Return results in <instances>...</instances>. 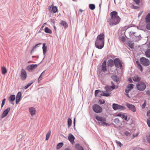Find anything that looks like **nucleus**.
Here are the masks:
<instances>
[{"label": "nucleus", "mask_w": 150, "mask_h": 150, "mask_svg": "<svg viewBox=\"0 0 150 150\" xmlns=\"http://www.w3.org/2000/svg\"><path fill=\"white\" fill-rule=\"evenodd\" d=\"M111 86V87L112 88V90H114L116 88V86L115 85L113 84V85H112L111 86Z\"/></svg>", "instance_id": "nucleus-62"}, {"label": "nucleus", "mask_w": 150, "mask_h": 150, "mask_svg": "<svg viewBox=\"0 0 150 150\" xmlns=\"http://www.w3.org/2000/svg\"><path fill=\"white\" fill-rule=\"evenodd\" d=\"M104 88L106 90V91L107 92L111 91L113 90L111 86L108 85H106L105 86Z\"/></svg>", "instance_id": "nucleus-30"}, {"label": "nucleus", "mask_w": 150, "mask_h": 150, "mask_svg": "<svg viewBox=\"0 0 150 150\" xmlns=\"http://www.w3.org/2000/svg\"><path fill=\"white\" fill-rule=\"evenodd\" d=\"M61 25L63 26L64 28H67L68 26V25L67 23L65 21L62 20L60 23Z\"/></svg>", "instance_id": "nucleus-24"}, {"label": "nucleus", "mask_w": 150, "mask_h": 150, "mask_svg": "<svg viewBox=\"0 0 150 150\" xmlns=\"http://www.w3.org/2000/svg\"><path fill=\"white\" fill-rule=\"evenodd\" d=\"M113 122L116 124H118L119 122V120L118 118H116L114 120Z\"/></svg>", "instance_id": "nucleus-50"}, {"label": "nucleus", "mask_w": 150, "mask_h": 150, "mask_svg": "<svg viewBox=\"0 0 150 150\" xmlns=\"http://www.w3.org/2000/svg\"><path fill=\"white\" fill-rule=\"evenodd\" d=\"M50 134H51V131L49 130L48 131V133L46 134V138H45L46 140H47L49 139V137L50 135Z\"/></svg>", "instance_id": "nucleus-41"}, {"label": "nucleus", "mask_w": 150, "mask_h": 150, "mask_svg": "<svg viewBox=\"0 0 150 150\" xmlns=\"http://www.w3.org/2000/svg\"><path fill=\"white\" fill-rule=\"evenodd\" d=\"M105 35L103 33H101L97 37L96 40L101 41H104Z\"/></svg>", "instance_id": "nucleus-19"}, {"label": "nucleus", "mask_w": 150, "mask_h": 150, "mask_svg": "<svg viewBox=\"0 0 150 150\" xmlns=\"http://www.w3.org/2000/svg\"><path fill=\"white\" fill-rule=\"evenodd\" d=\"M10 109L11 108L10 107H8L6 109H5L1 114V118H3L7 116L8 112L10 110Z\"/></svg>", "instance_id": "nucleus-15"}, {"label": "nucleus", "mask_w": 150, "mask_h": 150, "mask_svg": "<svg viewBox=\"0 0 150 150\" xmlns=\"http://www.w3.org/2000/svg\"><path fill=\"white\" fill-rule=\"evenodd\" d=\"M22 93L21 91L18 92L16 95V104H18L21 99Z\"/></svg>", "instance_id": "nucleus-13"}, {"label": "nucleus", "mask_w": 150, "mask_h": 150, "mask_svg": "<svg viewBox=\"0 0 150 150\" xmlns=\"http://www.w3.org/2000/svg\"><path fill=\"white\" fill-rule=\"evenodd\" d=\"M134 87V85L133 84H129L126 86L127 88L125 89V91L126 93H129V92L133 89Z\"/></svg>", "instance_id": "nucleus-14"}, {"label": "nucleus", "mask_w": 150, "mask_h": 150, "mask_svg": "<svg viewBox=\"0 0 150 150\" xmlns=\"http://www.w3.org/2000/svg\"><path fill=\"white\" fill-rule=\"evenodd\" d=\"M134 37H133L132 38V39L134 41V39H136V38L138 39L139 38V37H138V35H134Z\"/></svg>", "instance_id": "nucleus-55"}, {"label": "nucleus", "mask_w": 150, "mask_h": 150, "mask_svg": "<svg viewBox=\"0 0 150 150\" xmlns=\"http://www.w3.org/2000/svg\"><path fill=\"white\" fill-rule=\"evenodd\" d=\"M96 119L98 121L100 122H105L106 120V118L105 117L100 116H96Z\"/></svg>", "instance_id": "nucleus-17"}, {"label": "nucleus", "mask_w": 150, "mask_h": 150, "mask_svg": "<svg viewBox=\"0 0 150 150\" xmlns=\"http://www.w3.org/2000/svg\"><path fill=\"white\" fill-rule=\"evenodd\" d=\"M146 100L144 101V103L142 104V108L144 109L145 108L146 105Z\"/></svg>", "instance_id": "nucleus-52"}, {"label": "nucleus", "mask_w": 150, "mask_h": 150, "mask_svg": "<svg viewBox=\"0 0 150 150\" xmlns=\"http://www.w3.org/2000/svg\"><path fill=\"white\" fill-rule=\"evenodd\" d=\"M107 65L108 67H112L115 65V59L113 60L112 59H110L107 62Z\"/></svg>", "instance_id": "nucleus-20"}, {"label": "nucleus", "mask_w": 150, "mask_h": 150, "mask_svg": "<svg viewBox=\"0 0 150 150\" xmlns=\"http://www.w3.org/2000/svg\"><path fill=\"white\" fill-rule=\"evenodd\" d=\"M16 96L14 95H11L8 98V100L10 102H12L14 101Z\"/></svg>", "instance_id": "nucleus-27"}, {"label": "nucleus", "mask_w": 150, "mask_h": 150, "mask_svg": "<svg viewBox=\"0 0 150 150\" xmlns=\"http://www.w3.org/2000/svg\"><path fill=\"white\" fill-rule=\"evenodd\" d=\"M125 134L127 136H129L131 135V134L128 132L126 131L125 132Z\"/></svg>", "instance_id": "nucleus-48"}, {"label": "nucleus", "mask_w": 150, "mask_h": 150, "mask_svg": "<svg viewBox=\"0 0 150 150\" xmlns=\"http://www.w3.org/2000/svg\"><path fill=\"white\" fill-rule=\"evenodd\" d=\"M72 122V121L71 119L69 118L67 120V125L68 128H69L71 126Z\"/></svg>", "instance_id": "nucleus-35"}, {"label": "nucleus", "mask_w": 150, "mask_h": 150, "mask_svg": "<svg viewBox=\"0 0 150 150\" xmlns=\"http://www.w3.org/2000/svg\"><path fill=\"white\" fill-rule=\"evenodd\" d=\"M126 105L130 110L133 112H134L136 111V107L134 105L127 103Z\"/></svg>", "instance_id": "nucleus-12"}, {"label": "nucleus", "mask_w": 150, "mask_h": 150, "mask_svg": "<svg viewBox=\"0 0 150 150\" xmlns=\"http://www.w3.org/2000/svg\"><path fill=\"white\" fill-rule=\"evenodd\" d=\"M63 144V143L62 142H60L58 143L57 146V149H59L62 146Z\"/></svg>", "instance_id": "nucleus-40"}, {"label": "nucleus", "mask_w": 150, "mask_h": 150, "mask_svg": "<svg viewBox=\"0 0 150 150\" xmlns=\"http://www.w3.org/2000/svg\"><path fill=\"white\" fill-rule=\"evenodd\" d=\"M89 8L91 10H94L95 8V5L93 4H90L89 5Z\"/></svg>", "instance_id": "nucleus-36"}, {"label": "nucleus", "mask_w": 150, "mask_h": 150, "mask_svg": "<svg viewBox=\"0 0 150 150\" xmlns=\"http://www.w3.org/2000/svg\"><path fill=\"white\" fill-rule=\"evenodd\" d=\"M132 79L134 82H139L140 81L141 78L140 77H139L137 75H136L132 78Z\"/></svg>", "instance_id": "nucleus-25"}, {"label": "nucleus", "mask_w": 150, "mask_h": 150, "mask_svg": "<svg viewBox=\"0 0 150 150\" xmlns=\"http://www.w3.org/2000/svg\"><path fill=\"white\" fill-rule=\"evenodd\" d=\"M138 35V37H139V38L138 39L136 38V39H134V41L135 42H138L139 40H141V39L142 38V37L141 36V35L139 34Z\"/></svg>", "instance_id": "nucleus-43"}, {"label": "nucleus", "mask_w": 150, "mask_h": 150, "mask_svg": "<svg viewBox=\"0 0 150 150\" xmlns=\"http://www.w3.org/2000/svg\"><path fill=\"white\" fill-rule=\"evenodd\" d=\"M128 28H126V26H125L122 28L121 30L122 31H124L126 30Z\"/></svg>", "instance_id": "nucleus-60"}, {"label": "nucleus", "mask_w": 150, "mask_h": 150, "mask_svg": "<svg viewBox=\"0 0 150 150\" xmlns=\"http://www.w3.org/2000/svg\"><path fill=\"white\" fill-rule=\"evenodd\" d=\"M42 49L43 50V54L44 55V57L43 59V60L45 57V55L47 52V46H46V43H44L43 44V46L42 47Z\"/></svg>", "instance_id": "nucleus-22"}, {"label": "nucleus", "mask_w": 150, "mask_h": 150, "mask_svg": "<svg viewBox=\"0 0 150 150\" xmlns=\"http://www.w3.org/2000/svg\"><path fill=\"white\" fill-rule=\"evenodd\" d=\"M112 108L115 110H123L125 109L124 106L118 104L114 103L112 105Z\"/></svg>", "instance_id": "nucleus-5"}, {"label": "nucleus", "mask_w": 150, "mask_h": 150, "mask_svg": "<svg viewBox=\"0 0 150 150\" xmlns=\"http://www.w3.org/2000/svg\"><path fill=\"white\" fill-rule=\"evenodd\" d=\"M68 138V140L72 144H73L74 142V140L75 139V137L72 134L70 133L69 134Z\"/></svg>", "instance_id": "nucleus-18"}, {"label": "nucleus", "mask_w": 150, "mask_h": 150, "mask_svg": "<svg viewBox=\"0 0 150 150\" xmlns=\"http://www.w3.org/2000/svg\"><path fill=\"white\" fill-rule=\"evenodd\" d=\"M118 12L115 11H113L110 13V15L111 17L108 19H114V18H116L117 19L120 17L118 16Z\"/></svg>", "instance_id": "nucleus-9"}, {"label": "nucleus", "mask_w": 150, "mask_h": 150, "mask_svg": "<svg viewBox=\"0 0 150 150\" xmlns=\"http://www.w3.org/2000/svg\"><path fill=\"white\" fill-rule=\"evenodd\" d=\"M103 91H101L100 90H96L95 91V97L97 96V95L98 94H101V93H103Z\"/></svg>", "instance_id": "nucleus-38"}, {"label": "nucleus", "mask_w": 150, "mask_h": 150, "mask_svg": "<svg viewBox=\"0 0 150 150\" xmlns=\"http://www.w3.org/2000/svg\"><path fill=\"white\" fill-rule=\"evenodd\" d=\"M29 111L32 116H33L35 114V109L33 107H30L29 108Z\"/></svg>", "instance_id": "nucleus-23"}, {"label": "nucleus", "mask_w": 150, "mask_h": 150, "mask_svg": "<svg viewBox=\"0 0 150 150\" xmlns=\"http://www.w3.org/2000/svg\"><path fill=\"white\" fill-rule=\"evenodd\" d=\"M147 115L149 117L148 119L150 120V110L147 112Z\"/></svg>", "instance_id": "nucleus-56"}, {"label": "nucleus", "mask_w": 150, "mask_h": 150, "mask_svg": "<svg viewBox=\"0 0 150 150\" xmlns=\"http://www.w3.org/2000/svg\"><path fill=\"white\" fill-rule=\"evenodd\" d=\"M122 118L127 121H128L129 120V118L128 119L127 116V115H125L124 114H123L122 116Z\"/></svg>", "instance_id": "nucleus-39"}, {"label": "nucleus", "mask_w": 150, "mask_h": 150, "mask_svg": "<svg viewBox=\"0 0 150 150\" xmlns=\"http://www.w3.org/2000/svg\"><path fill=\"white\" fill-rule=\"evenodd\" d=\"M116 18L114 19H107V22H108L109 24L111 26L115 25L119 23L121 20V18L120 17L117 19Z\"/></svg>", "instance_id": "nucleus-1"}, {"label": "nucleus", "mask_w": 150, "mask_h": 150, "mask_svg": "<svg viewBox=\"0 0 150 150\" xmlns=\"http://www.w3.org/2000/svg\"><path fill=\"white\" fill-rule=\"evenodd\" d=\"M115 65L116 68H120L121 69L122 67V61L119 58H117L115 59Z\"/></svg>", "instance_id": "nucleus-6"}, {"label": "nucleus", "mask_w": 150, "mask_h": 150, "mask_svg": "<svg viewBox=\"0 0 150 150\" xmlns=\"http://www.w3.org/2000/svg\"><path fill=\"white\" fill-rule=\"evenodd\" d=\"M131 7L133 9H135L136 10H138V9L140 8L138 6H135L133 4H132L131 6Z\"/></svg>", "instance_id": "nucleus-47"}, {"label": "nucleus", "mask_w": 150, "mask_h": 150, "mask_svg": "<svg viewBox=\"0 0 150 150\" xmlns=\"http://www.w3.org/2000/svg\"><path fill=\"white\" fill-rule=\"evenodd\" d=\"M139 61L141 63L145 66L147 67L149 65V60L145 57H141L139 59Z\"/></svg>", "instance_id": "nucleus-7"}, {"label": "nucleus", "mask_w": 150, "mask_h": 150, "mask_svg": "<svg viewBox=\"0 0 150 150\" xmlns=\"http://www.w3.org/2000/svg\"><path fill=\"white\" fill-rule=\"evenodd\" d=\"M146 137L148 142L150 144V134L147 135Z\"/></svg>", "instance_id": "nucleus-49"}, {"label": "nucleus", "mask_w": 150, "mask_h": 150, "mask_svg": "<svg viewBox=\"0 0 150 150\" xmlns=\"http://www.w3.org/2000/svg\"><path fill=\"white\" fill-rule=\"evenodd\" d=\"M136 63L138 67H139V65L140 66V65H141V64H140L139 62L138 61H136Z\"/></svg>", "instance_id": "nucleus-63"}, {"label": "nucleus", "mask_w": 150, "mask_h": 150, "mask_svg": "<svg viewBox=\"0 0 150 150\" xmlns=\"http://www.w3.org/2000/svg\"><path fill=\"white\" fill-rule=\"evenodd\" d=\"M121 40L123 42H125L126 40V38L124 36H122L121 38Z\"/></svg>", "instance_id": "nucleus-58"}, {"label": "nucleus", "mask_w": 150, "mask_h": 150, "mask_svg": "<svg viewBox=\"0 0 150 150\" xmlns=\"http://www.w3.org/2000/svg\"><path fill=\"white\" fill-rule=\"evenodd\" d=\"M104 41L96 40L95 44V47L99 49H101L104 45Z\"/></svg>", "instance_id": "nucleus-4"}, {"label": "nucleus", "mask_w": 150, "mask_h": 150, "mask_svg": "<svg viewBox=\"0 0 150 150\" xmlns=\"http://www.w3.org/2000/svg\"><path fill=\"white\" fill-rule=\"evenodd\" d=\"M136 63L138 67H139V65L140 66V65H141V64H140L139 62L138 61H136Z\"/></svg>", "instance_id": "nucleus-64"}, {"label": "nucleus", "mask_w": 150, "mask_h": 150, "mask_svg": "<svg viewBox=\"0 0 150 150\" xmlns=\"http://www.w3.org/2000/svg\"><path fill=\"white\" fill-rule=\"evenodd\" d=\"M145 20L146 23L150 21V13H148L147 14L145 18Z\"/></svg>", "instance_id": "nucleus-33"}, {"label": "nucleus", "mask_w": 150, "mask_h": 150, "mask_svg": "<svg viewBox=\"0 0 150 150\" xmlns=\"http://www.w3.org/2000/svg\"><path fill=\"white\" fill-rule=\"evenodd\" d=\"M146 88V84L144 82L139 81L136 84V88L137 89L140 91H144Z\"/></svg>", "instance_id": "nucleus-2"}, {"label": "nucleus", "mask_w": 150, "mask_h": 150, "mask_svg": "<svg viewBox=\"0 0 150 150\" xmlns=\"http://www.w3.org/2000/svg\"><path fill=\"white\" fill-rule=\"evenodd\" d=\"M40 64H31L28 66L26 68V69L28 70L29 72H31L32 71L37 67Z\"/></svg>", "instance_id": "nucleus-8"}, {"label": "nucleus", "mask_w": 150, "mask_h": 150, "mask_svg": "<svg viewBox=\"0 0 150 150\" xmlns=\"http://www.w3.org/2000/svg\"><path fill=\"white\" fill-rule=\"evenodd\" d=\"M49 11L50 13H56L58 11L57 8L56 6H54L53 4L51 5V7L49 6Z\"/></svg>", "instance_id": "nucleus-11"}, {"label": "nucleus", "mask_w": 150, "mask_h": 150, "mask_svg": "<svg viewBox=\"0 0 150 150\" xmlns=\"http://www.w3.org/2000/svg\"><path fill=\"white\" fill-rule=\"evenodd\" d=\"M2 73L3 74H5L7 72L6 68L4 67H2L1 68Z\"/></svg>", "instance_id": "nucleus-37"}, {"label": "nucleus", "mask_w": 150, "mask_h": 150, "mask_svg": "<svg viewBox=\"0 0 150 150\" xmlns=\"http://www.w3.org/2000/svg\"><path fill=\"white\" fill-rule=\"evenodd\" d=\"M111 93H109L108 92H105L103 91V93L100 94V96H98L99 97H101V96H104L105 97H108L110 96V94Z\"/></svg>", "instance_id": "nucleus-28"}, {"label": "nucleus", "mask_w": 150, "mask_h": 150, "mask_svg": "<svg viewBox=\"0 0 150 150\" xmlns=\"http://www.w3.org/2000/svg\"><path fill=\"white\" fill-rule=\"evenodd\" d=\"M98 102L100 105H102L105 103V100H103L102 101L101 99H99L98 100Z\"/></svg>", "instance_id": "nucleus-45"}, {"label": "nucleus", "mask_w": 150, "mask_h": 150, "mask_svg": "<svg viewBox=\"0 0 150 150\" xmlns=\"http://www.w3.org/2000/svg\"><path fill=\"white\" fill-rule=\"evenodd\" d=\"M36 47H35V46H34L33 47L32 49L30 51V54H32V53L34 52V50H35Z\"/></svg>", "instance_id": "nucleus-51"}, {"label": "nucleus", "mask_w": 150, "mask_h": 150, "mask_svg": "<svg viewBox=\"0 0 150 150\" xmlns=\"http://www.w3.org/2000/svg\"><path fill=\"white\" fill-rule=\"evenodd\" d=\"M75 148L76 150H84L82 146L80 145L79 143H76L75 145Z\"/></svg>", "instance_id": "nucleus-21"}, {"label": "nucleus", "mask_w": 150, "mask_h": 150, "mask_svg": "<svg viewBox=\"0 0 150 150\" xmlns=\"http://www.w3.org/2000/svg\"><path fill=\"white\" fill-rule=\"evenodd\" d=\"M127 45L131 49L134 48V43H133L132 41L131 40L129 41L127 43Z\"/></svg>", "instance_id": "nucleus-29"}, {"label": "nucleus", "mask_w": 150, "mask_h": 150, "mask_svg": "<svg viewBox=\"0 0 150 150\" xmlns=\"http://www.w3.org/2000/svg\"><path fill=\"white\" fill-rule=\"evenodd\" d=\"M98 125L100 126H110V125L108 123H106L105 122H98L97 123Z\"/></svg>", "instance_id": "nucleus-31"}, {"label": "nucleus", "mask_w": 150, "mask_h": 150, "mask_svg": "<svg viewBox=\"0 0 150 150\" xmlns=\"http://www.w3.org/2000/svg\"><path fill=\"white\" fill-rule=\"evenodd\" d=\"M134 1L137 5H138L140 2V0H133Z\"/></svg>", "instance_id": "nucleus-54"}, {"label": "nucleus", "mask_w": 150, "mask_h": 150, "mask_svg": "<svg viewBox=\"0 0 150 150\" xmlns=\"http://www.w3.org/2000/svg\"><path fill=\"white\" fill-rule=\"evenodd\" d=\"M93 110L97 113H100L102 112L103 109L99 105L95 104L92 106Z\"/></svg>", "instance_id": "nucleus-3"}, {"label": "nucleus", "mask_w": 150, "mask_h": 150, "mask_svg": "<svg viewBox=\"0 0 150 150\" xmlns=\"http://www.w3.org/2000/svg\"><path fill=\"white\" fill-rule=\"evenodd\" d=\"M138 67V68L140 70V71H143V68H142V66L141 65H140V66L139 65V67Z\"/></svg>", "instance_id": "nucleus-59"}, {"label": "nucleus", "mask_w": 150, "mask_h": 150, "mask_svg": "<svg viewBox=\"0 0 150 150\" xmlns=\"http://www.w3.org/2000/svg\"><path fill=\"white\" fill-rule=\"evenodd\" d=\"M147 24L146 25V28L148 30H150V21L148 22V23H146Z\"/></svg>", "instance_id": "nucleus-44"}, {"label": "nucleus", "mask_w": 150, "mask_h": 150, "mask_svg": "<svg viewBox=\"0 0 150 150\" xmlns=\"http://www.w3.org/2000/svg\"><path fill=\"white\" fill-rule=\"evenodd\" d=\"M146 94L149 96H150V90H148L146 92Z\"/></svg>", "instance_id": "nucleus-57"}, {"label": "nucleus", "mask_w": 150, "mask_h": 150, "mask_svg": "<svg viewBox=\"0 0 150 150\" xmlns=\"http://www.w3.org/2000/svg\"><path fill=\"white\" fill-rule=\"evenodd\" d=\"M21 78L22 80H25L26 78L27 75L26 71L23 69H22L21 71L20 75Z\"/></svg>", "instance_id": "nucleus-10"}, {"label": "nucleus", "mask_w": 150, "mask_h": 150, "mask_svg": "<svg viewBox=\"0 0 150 150\" xmlns=\"http://www.w3.org/2000/svg\"><path fill=\"white\" fill-rule=\"evenodd\" d=\"M128 81L130 83H132L133 82L131 78H129L128 79Z\"/></svg>", "instance_id": "nucleus-61"}, {"label": "nucleus", "mask_w": 150, "mask_h": 150, "mask_svg": "<svg viewBox=\"0 0 150 150\" xmlns=\"http://www.w3.org/2000/svg\"><path fill=\"white\" fill-rule=\"evenodd\" d=\"M44 31L45 33H47L51 34L52 30L47 27H45L44 29Z\"/></svg>", "instance_id": "nucleus-32"}, {"label": "nucleus", "mask_w": 150, "mask_h": 150, "mask_svg": "<svg viewBox=\"0 0 150 150\" xmlns=\"http://www.w3.org/2000/svg\"><path fill=\"white\" fill-rule=\"evenodd\" d=\"M145 54L147 58H150V49H147L145 52Z\"/></svg>", "instance_id": "nucleus-34"}, {"label": "nucleus", "mask_w": 150, "mask_h": 150, "mask_svg": "<svg viewBox=\"0 0 150 150\" xmlns=\"http://www.w3.org/2000/svg\"><path fill=\"white\" fill-rule=\"evenodd\" d=\"M111 78L114 81L116 82H118L119 81V78L117 75H112L111 76Z\"/></svg>", "instance_id": "nucleus-26"}, {"label": "nucleus", "mask_w": 150, "mask_h": 150, "mask_svg": "<svg viewBox=\"0 0 150 150\" xmlns=\"http://www.w3.org/2000/svg\"><path fill=\"white\" fill-rule=\"evenodd\" d=\"M146 122L148 126L149 127H150V120L147 119V120Z\"/></svg>", "instance_id": "nucleus-53"}, {"label": "nucleus", "mask_w": 150, "mask_h": 150, "mask_svg": "<svg viewBox=\"0 0 150 150\" xmlns=\"http://www.w3.org/2000/svg\"><path fill=\"white\" fill-rule=\"evenodd\" d=\"M33 82H32L31 83H28L24 87V88L25 89H26L28 88L29 86H30L32 83H33Z\"/></svg>", "instance_id": "nucleus-42"}, {"label": "nucleus", "mask_w": 150, "mask_h": 150, "mask_svg": "<svg viewBox=\"0 0 150 150\" xmlns=\"http://www.w3.org/2000/svg\"><path fill=\"white\" fill-rule=\"evenodd\" d=\"M116 143H117L118 146H119L120 147L122 146V144L120 142L117 140L115 141Z\"/></svg>", "instance_id": "nucleus-46"}, {"label": "nucleus", "mask_w": 150, "mask_h": 150, "mask_svg": "<svg viewBox=\"0 0 150 150\" xmlns=\"http://www.w3.org/2000/svg\"><path fill=\"white\" fill-rule=\"evenodd\" d=\"M107 70L106 61L105 60L102 63L101 71L105 72Z\"/></svg>", "instance_id": "nucleus-16"}]
</instances>
